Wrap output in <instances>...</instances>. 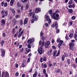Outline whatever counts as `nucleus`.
I'll use <instances>...</instances> for the list:
<instances>
[{
	"instance_id": "8fccbe9b",
	"label": "nucleus",
	"mask_w": 77,
	"mask_h": 77,
	"mask_svg": "<svg viewBox=\"0 0 77 77\" xmlns=\"http://www.w3.org/2000/svg\"><path fill=\"white\" fill-rule=\"evenodd\" d=\"M21 11L20 9H18L17 10V13H20Z\"/></svg>"
},
{
	"instance_id": "f257e3e1",
	"label": "nucleus",
	"mask_w": 77,
	"mask_h": 77,
	"mask_svg": "<svg viewBox=\"0 0 77 77\" xmlns=\"http://www.w3.org/2000/svg\"><path fill=\"white\" fill-rule=\"evenodd\" d=\"M51 17L53 18V19H54V20H58V17H59V15L58 14H57L56 15V16L57 17H55V13H53L52 14H51Z\"/></svg>"
},
{
	"instance_id": "ea45409f",
	"label": "nucleus",
	"mask_w": 77,
	"mask_h": 77,
	"mask_svg": "<svg viewBox=\"0 0 77 77\" xmlns=\"http://www.w3.org/2000/svg\"><path fill=\"white\" fill-rule=\"evenodd\" d=\"M5 17H7V16H8V12H7V11H6L5 12Z\"/></svg>"
},
{
	"instance_id": "69168bd1",
	"label": "nucleus",
	"mask_w": 77,
	"mask_h": 77,
	"mask_svg": "<svg viewBox=\"0 0 77 77\" xmlns=\"http://www.w3.org/2000/svg\"><path fill=\"white\" fill-rule=\"evenodd\" d=\"M18 74H19L18 72H17L15 74V75L16 76H18Z\"/></svg>"
},
{
	"instance_id": "58836bf2",
	"label": "nucleus",
	"mask_w": 77,
	"mask_h": 77,
	"mask_svg": "<svg viewBox=\"0 0 77 77\" xmlns=\"http://www.w3.org/2000/svg\"><path fill=\"white\" fill-rule=\"evenodd\" d=\"M23 51H24V48H22L20 50V51H19V53H20L21 52L22 53Z\"/></svg>"
},
{
	"instance_id": "2f4dec72",
	"label": "nucleus",
	"mask_w": 77,
	"mask_h": 77,
	"mask_svg": "<svg viewBox=\"0 0 77 77\" xmlns=\"http://www.w3.org/2000/svg\"><path fill=\"white\" fill-rule=\"evenodd\" d=\"M43 60L44 62L46 61L47 60V59H46V57H44L43 58Z\"/></svg>"
},
{
	"instance_id": "b1692460",
	"label": "nucleus",
	"mask_w": 77,
	"mask_h": 77,
	"mask_svg": "<svg viewBox=\"0 0 77 77\" xmlns=\"http://www.w3.org/2000/svg\"><path fill=\"white\" fill-rule=\"evenodd\" d=\"M35 73L33 75V77H36L37 76V72H35Z\"/></svg>"
},
{
	"instance_id": "f704fd0d",
	"label": "nucleus",
	"mask_w": 77,
	"mask_h": 77,
	"mask_svg": "<svg viewBox=\"0 0 77 77\" xmlns=\"http://www.w3.org/2000/svg\"><path fill=\"white\" fill-rule=\"evenodd\" d=\"M33 14V12H30L29 13V17H31V15H32V14Z\"/></svg>"
},
{
	"instance_id": "dca6fc26",
	"label": "nucleus",
	"mask_w": 77,
	"mask_h": 77,
	"mask_svg": "<svg viewBox=\"0 0 77 77\" xmlns=\"http://www.w3.org/2000/svg\"><path fill=\"white\" fill-rule=\"evenodd\" d=\"M14 2L15 1L14 0H11L10 1V6H13V5H14Z\"/></svg>"
},
{
	"instance_id": "13d9d810",
	"label": "nucleus",
	"mask_w": 77,
	"mask_h": 77,
	"mask_svg": "<svg viewBox=\"0 0 77 77\" xmlns=\"http://www.w3.org/2000/svg\"><path fill=\"white\" fill-rule=\"evenodd\" d=\"M42 39L43 40H44L45 39V36H42Z\"/></svg>"
},
{
	"instance_id": "774afa93",
	"label": "nucleus",
	"mask_w": 77,
	"mask_h": 77,
	"mask_svg": "<svg viewBox=\"0 0 77 77\" xmlns=\"http://www.w3.org/2000/svg\"><path fill=\"white\" fill-rule=\"evenodd\" d=\"M45 77H48V74H47V73H45Z\"/></svg>"
},
{
	"instance_id": "09e8293b",
	"label": "nucleus",
	"mask_w": 77,
	"mask_h": 77,
	"mask_svg": "<svg viewBox=\"0 0 77 77\" xmlns=\"http://www.w3.org/2000/svg\"><path fill=\"white\" fill-rule=\"evenodd\" d=\"M43 73L44 74H45L46 73V70L45 69H44L43 70Z\"/></svg>"
},
{
	"instance_id": "a19ab883",
	"label": "nucleus",
	"mask_w": 77,
	"mask_h": 77,
	"mask_svg": "<svg viewBox=\"0 0 77 77\" xmlns=\"http://www.w3.org/2000/svg\"><path fill=\"white\" fill-rule=\"evenodd\" d=\"M60 54V50H59L58 52V54L56 55V56H58L59 54Z\"/></svg>"
},
{
	"instance_id": "bf43d9fd",
	"label": "nucleus",
	"mask_w": 77,
	"mask_h": 77,
	"mask_svg": "<svg viewBox=\"0 0 77 77\" xmlns=\"http://www.w3.org/2000/svg\"><path fill=\"white\" fill-rule=\"evenodd\" d=\"M43 34H44L43 33V32H41L40 33L41 36H42V35H43Z\"/></svg>"
},
{
	"instance_id": "e2e57ef3",
	"label": "nucleus",
	"mask_w": 77,
	"mask_h": 77,
	"mask_svg": "<svg viewBox=\"0 0 77 77\" xmlns=\"http://www.w3.org/2000/svg\"><path fill=\"white\" fill-rule=\"evenodd\" d=\"M69 8H72V5H69L68 6Z\"/></svg>"
},
{
	"instance_id": "5701e85b",
	"label": "nucleus",
	"mask_w": 77,
	"mask_h": 77,
	"mask_svg": "<svg viewBox=\"0 0 77 77\" xmlns=\"http://www.w3.org/2000/svg\"><path fill=\"white\" fill-rule=\"evenodd\" d=\"M65 57L64 55H62V61H64V60H65Z\"/></svg>"
},
{
	"instance_id": "393cba45",
	"label": "nucleus",
	"mask_w": 77,
	"mask_h": 77,
	"mask_svg": "<svg viewBox=\"0 0 77 77\" xmlns=\"http://www.w3.org/2000/svg\"><path fill=\"white\" fill-rule=\"evenodd\" d=\"M70 14H72V13L73 12V10L72 9H69L68 10Z\"/></svg>"
},
{
	"instance_id": "864d4df0",
	"label": "nucleus",
	"mask_w": 77,
	"mask_h": 77,
	"mask_svg": "<svg viewBox=\"0 0 77 77\" xmlns=\"http://www.w3.org/2000/svg\"><path fill=\"white\" fill-rule=\"evenodd\" d=\"M30 57H29L28 59L27 62H30Z\"/></svg>"
},
{
	"instance_id": "c85d7f7f",
	"label": "nucleus",
	"mask_w": 77,
	"mask_h": 77,
	"mask_svg": "<svg viewBox=\"0 0 77 77\" xmlns=\"http://www.w3.org/2000/svg\"><path fill=\"white\" fill-rule=\"evenodd\" d=\"M30 44H31L29 43L28 45V48H31V45Z\"/></svg>"
},
{
	"instance_id": "c9c22d12",
	"label": "nucleus",
	"mask_w": 77,
	"mask_h": 77,
	"mask_svg": "<svg viewBox=\"0 0 77 77\" xmlns=\"http://www.w3.org/2000/svg\"><path fill=\"white\" fill-rule=\"evenodd\" d=\"M20 24L21 26H22L23 25V20H20Z\"/></svg>"
},
{
	"instance_id": "3c124183",
	"label": "nucleus",
	"mask_w": 77,
	"mask_h": 77,
	"mask_svg": "<svg viewBox=\"0 0 77 77\" xmlns=\"http://www.w3.org/2000/svg\"><path fill=\"white\" fill-rule=\"evenodd\" d=\"M72 20H75V17L74 16H73L72 17Z\"/></svg>"
},
{
	"instance_id": "bb28decb",
	"label": "nucleus",
	"mask_w": 77,
	"mask_h": 77,
	"mask_svg": "<svg viewBox=\"0 0 77 77\" xmlns=\"http://www.w3.org/2000/svg\"><path fill=\"white\" fill-rule=\"evenodd\" d=\"M21 1L23 3H25L27 2V0H21Z\"/></svg>"
},
{
	"instance_id": "39448f33",
	"label": "nucleus",
	"mask_w": 77,
	"mask_h": 77,
	"mask_svg": "<svg viewBox=\"0 0 77 77\" xmlns=\"http://www.w3.org/2000/svg\"><path fill=\"white\" fill-rule=\"evenodd\" d=\"M60 43L58 45L59 48L62 45H64L65 44L63 43V40H60Z\"/></svg>"
},
{
	"instance_id": "9d476101",
	"label": "nucleus",
	"mask_w": 77,
	"mask_h": 77,
	"mask_svg": "<svg viewBox=\"0 0 77 77\" xmlns=\"http://www.w3.org/2000/svg\"><path fill=\"white\" fill-rule=\"evenodd\" d=\"M41 9L38 8H36L35 10V12L36 14H38V13L39 12H41Z\"/></svg>"
},
{
	"instance_id": "c03bdc74",
	"label": "nucleus",
	"mask_w": 77,
	"mask_h": 77,
	"mask_svg": "<svg viewBox=\"0 0 77 77\" xmlns=\"http://www.w3.org/2000/svg\"><path fill=\"white\" fill-rule=\"evenodd\" d=\"M70 60H69V59H68L67 60V63H70Z\"/></svg>"
},
{
	"instance_id": "7c9ffc66",
	"label": "nucleus",
	"mask_w": 77,
	"mask_h": 77,
	"mask_svg": "<svg viewBox=\"0 0 77 77\" xmlns=\"http://www.w3.org/2000/svg\"><path fill=\"white\" fill-rule=\"evenodd\" d=\"M73 36V33H71L69 35V37L70 38H72Z\"/></svg>"
},
{
	"instance_id": "a878e982",
	"label": "nucleus",
	"mask_w": 77,
	"mask_h": 77,
	"mask_svg": "<svg viewBox=\"0 0 77 77\" xmlns=\"http://www.w3.org/2000/svg\"><path fill=\"white\" fill-rule=\"evenodd\" d=\"M23 66H22V67L24 68V67H25V65H24V63H25V60H23Z\"/></svg>"
},
{
	"instance_id": "f8f14e48",
	"label": "nucleus",
	"mask_w": 77,
	"mask_h": 77,
	"mask_svg": "<svg viewBox=\"0 0 77 77\" xmlns=\"http://www.w3.org/2000/svg\"><path fill=\"white\" fill-rule=\"evenodd\" d=\"M27 53H25V54H27L28 53H29L30 52V49H29L27 48H26L25 49Z\"/></svg>"
},
{
	"instance_id": "338daca9",
	"label": "nucleus",
	"mask_w": 77,
	"mask_h": 77,
	"mask_svg": "<svg viewBox=\"0 0 77 77\" xmlns=\"http://www.w3.org/2000/svg\"><path fill=\"white\" fill-rule=\"evenodd\" d=\"M15 67H16V68H18V64H16V65H15Z\"/></svg>"
},
{
	"instance_id": "423d86ee",
	"label": "nucleus",
	"mask_w": 77,
	"mask_h": 77,
	"mask_svg": "<svg viewBox=\"0 0 77 77\" xmlns=\"http://www.w3.org/2000/svg\"><path fill=\"white\" fill-rule=\"evenodd\" d=\"M50 42L49 41H48L46 42L45 43V48H48V46L50 45Z\"/></svg>"
},
{
	"instance_id": "9b49d317",
	"label": "nucleus",
	"mask_w": 77,
	"mask_h": 77,
	"mask_svg": "<svg viewBox=\"0 0 77 77\" xmlns=\"http://www.w3.org/2000/svg\"><path fill=\"white\" fill-rule=\"evenodd\" d=\"M1 52H2V56H3L5 54V50L4 49H1Z\"/></svg>"
},
{
	"instance_id": "6e6d98bb",
	"label": "nucleus",
	"mask_w": 77,
	"mask_h": 77,
	"mask_svg": "<svg viewBox=\"0 0 77 77\" xmlns=\"http://www.w3.org/2000/svg\"><path fill=\"white\" fill-rule=\"evenodd\" d=\"M52 48L54 50H56V46H52Z\"/></svg>"
},
{
	"instance_id": "6e6552de",
	"label": "nucleus",
	"mask_w": 77,
	"mask_h": 77,
	"mask_svg": "<svg viewBox=\"0 0 77 77\" xmlns=\"http://www.w3.org/2000/svg\"><path fill=\"white\" fill-rule=\"evenodd\" d=\"M43 47H44V44H42L41 46L39 48H38V51H39L41 50H44V49H43V48H42Z\"/></svg>"
},
{
	"instance_id": "f3484780",
	"label": "nucleus",
	"mask_w": 77,
	"mask_h": 77,
	"mask_svg": "<svg viewBox=\"0 0 77 77\" xmlns=\"http://www.w3.org/2000/svg\"><path fill=\"white\" fill-rule=\"evenodd\" d=\"M23 31H22L18 35V38H20V37L21 36L23 35Z\"/></svg>"
},
{
	"instance_id": "49530a36",
	"label": "nucleus",
	"mask_w": 77,
	"mask_h": 77,
	"mask_svg": "<svg viewBox=\"0 0 77 77\" xmlns=\"http://www.w3.org/2000/svg\"><path fill=\"white\" fill-rule=\"evenodd\" d=\"M17 5L18 8H19V7H20V2H18L17 4Z\"/></svg>"
},
{
	"instance_id": "473e14b6",
	"label": "nucleus",
	"mask_w": 77,
	"mask_h": 77,
	"mask_svg": "<svg viewBox=\"0 0 77 77\" xmlns=\"http://www.w3.org/2000/svg\"><path fill=\"white\" fill-rule=\"evenodd\" d=\"M5 10H2L1 11V14H3L4 13H5Z\"/></svg>"
},
{
	"instance_id": "ddd939ff",
	"label": "nucleus",
	"mask_w": 77,
	"mask_h": 77,
	"mask_svg": "<svg viewBox=\"0 0 77 77\" xmlns=\"http://www.w3.org/2000/svg\"><path fill=\"white\" fill-rule=\"evenodd\" d=\"M5 22H6V21H5V20L2 19L1 21V22L2 23V24H1L2 25H3H3H5Z\"/></svg>"
},
{
	"instance_id": "37998d69",
	"label": "nucleus",
	"mask_w": 77,
	"mask_h": 77,
	"mask_svg": "<svg viewBox=\"0 0 77 77\" xmlns=\"http://www.w3.org/2000/svg\"><path fill=\"white\" fill-rule=\"evenodd\" d=\"M7 6H8V3L7 2H5L4 4V7H7Z\"/></svg>"
},
{
	"instance_id": "5fc2aeb1",
	"label": "nucleus",
	"mask_w": 77,
	"mask_h": 77,
	"mask_svg": "<svg viewBox=\"0 0 77 77\" xmlns=\"http://www.w3.org/2000/svg\"><path fill=\"white\" fill-rule=\"evenodd\" d=\"M31 21L32 23H34V20L33 19H32L31 20Z\"/></svg>"
},
{
	"instance_id": "72a5a7b5",
	"label": "nucleus",
	"mask_w": 77,
	"mask_h": 77,
	"mask_svg": "<svg viewBox=\"0 0 77 77\" xmlns=\"http://www.w3.org/2000/svg\"><path fill=\"white\" fill-rule=\"evenodd\" d=\"M49 12L50 14H51H51H52L53 13H52V10H50L49 11Z\"/></svg>"
},
{
	"instance_id": "0eeeda50",
	"label": "nucleus",
	"mask_w": 77,
	"mask_h": 77,
	"mask_svg": "<svg viewBox=\"0 0 77 77\" xmlns=\"http://www.w3.org/2000/svg\"><path fill=\"white\" fill-rule=\"evenodd\" d=\"M69 49L72 51H73L74 50V47H73V45L72 43H70L69 44Z\"/></svg>"
},
{
	"instance_id": "4d7b16f0",
	"label": "nucleus",
	"mask_w": 77,
	"mask_h": 77,
	"mask_svg": "<svg viewBox=\"0 0 77 77\" xmlns=\"http://www.w3.org/2000/svg\"><path fill=\"white\" fill-rule=\"evenodd\" d=\"M9 24H10L9 23H7L6 24V26H7V27H9Z\"/></svg>"
},
{
	"instance_id": "4c0bfd02",
	"label": "nucleus",
	"mask_w": 77,
	"mask_h": 77,
	"mask_svg": "<svg viewBox=\"0 0 77 77\" xmlns=\"http://www.w3.org/2000/svg\"><path fill=\"white\" fill-rule=\"evenodd\" d=\"M13 21L14 23V24H15V23L16 22V19L15 18L13 19Z\"/></svg>"
},
{
	"instance_id": "aec40b11",
	"label": "nucleus",
	"mask_w": 77,
	"mask_h": 77,
	"mask_svg": "<svg viewBox=\"0 0 77 77\" xmlns=\"http://www.w3.org/2000/svg\"><path fill=\"white\" fill-rule=\"evenodd\" d=\"M32 39L29 38L27 41V43H29V44H32Z\"/></svg>"
},
{
	"instance_id": "2eb2a0df",
	"label": "nucleus",
	"mask_w": 77,
	"mask_h": 77,
	"mask_svg": "<svg viewBox=\"0 0 77 77\" xmlns=\"http://www.w3.org/2000/svg\"><path fill=\"white\" fill-rule=\"evenodd\" d=\"M52 52V50L51 49L50 51H48L47 54L49 55V56H50V55H51V54H52V53H51Z\"/></svg>"
},
{
	"instance_id": "412c9836",
	"label": "nucleus",
	"mask_w": 77,
	"mask_h": 77,
	"mask_svg": "<svg viewBox=\"0 0 77 77\" xmlns=\"http://www.w3.org/2000/svg\"><path fill=\"white\" fill-rule=\"evenodd\" d=\"M4 42H5V41L3 40H2L1 42H0V44L2 47L3 46V44H4Z\"/></svg>"
},
{
	"instance_id": "4468645a",
	"label": "nucleus",
	"mask_w": 77,
	"mask_h": 77,
	"mask_svg": "<svg viewBox=\"0 0 77 77\" xmlns=\"http://www.w3.org/2000/svg\"><path fill=\"white\" fill-rule=\"evenodd\" d=\"M10 10L11 11V12L13 14H15V9L14 8H10Z\"/></svg>"
},
{
	"instance_id": "79ce46f5",
	"label": "nucleus",
	"mask_w": 77,
	"mask_h": 77,
	"mask_svg": "<svg viewBox=\"0 0 77 77\" xmlns=\"http://www.w3.org/2000/svg\"><path fill=\"white\" fill-rule=\"evenodd\" d=\"M43 61H44V60H43V58H42V57L40 59V62L42 63Z\"/></svg>"
},
{
	"instance_id": "0e129e2a",
	"label": "nucleus",
	"mask_w": 77,
	"mask_h": 77,
	"mask_svg": "<svg viewBox=\"0 0 77 77\" xmlns=\"http://www.w3.org/2000/svg\"><path fill=\"white\" fill-rule=\"evenodd\" d=\"M44 68H47V64H45L44 65Z\"/></svg>"
},
{
	"instance_id": "cd10ccee",
	"label": "nucleus",
	"mask_w": 77,
	"mask_h": 77,
	"mask_svg": "<svg viewBox=\"0 0 77 77\" xmlns=\"http://www.w3.org/2000/svg\"><path fill=\"white\" fill-rule=\"evenodd\" d=\"M49 66L51 67V66H53V64H51V62L50 61H49V62L48 63Z\"/></svg>"
},
{
	"instance_id": "052dcab7",
	"label": "nucleus",
	"mask_w": 77,
	"mask_h": 77,
	"mask_svg": "<svg viewBox=\"0 0 77 77\" xmlns=\"http://www.w3.org/2000/svg\"><path fill=\"white\" fill-rule=\"evenodd\" d=\"M4 2H2L1 3V5H2V6H3L4 5Z\"/></svg>"
},
{
	"instance_id": "6ab92c4d",
	"label": "nucleus",
	"mask_w": 77,
	"mask_h": 77,
	"mask_svg": "<svg viewBox=\"0 0 77 77\" xmlns=\"http://www.w3.org/2000/svg\"><path fill=\"white\" fill-rule=\"evenodd\" d=\"M27 21H28V19L27 18H25L24 20V24H26L27 23Z\"/></svg>"
},
{
	"instance_id": "f03ea898",
	"label": "nucleus",
	"mask_w": 77,
	"mask_h": 77,
	"mask_svg": "<svg viewBox=\"0 0 77 77\" xmlns=\"http://www.w3.org/2000/svg\"><path fill=\"white\" fill-rule=\"evenodd\" d=\"M45 18L47 21H48V23L49 24H50L51 23V19H50V17H49L48 16H45Z\"/></svg>"
},
{
	"instance_id": "4be33fe9",
	"label": "nucleus",
	"mask_w": 77,
	"mask_h": 77,
	"mask_svg": "<svg viewBox=\"0 0 77 77\" xmlns=\"http://www.w3.org/2000/svg\"><path fill=\"white\" fill-rule=\"evenodd\" d=\"M74 38L75 40H77V32H76L74 35Z\"/></svg>"
},
{
	"instance_id": "a18cd8bd",
	"label": "nucleus",
	"mask_w": 77,
	"mask_h": 77,
	"mask_svg": "<svg viewBox=\"0 0 77 77\" xmlns=\"http://www.w3.org/2000/svg\"><path fill=\"white\" fill-rule=\"evenodd\" d=\"M60 72V70L59 69H58L57 71V72L58 73H59Z\"/></svg>"
},
{
	"instance_id": "7ed1b4c3",
	"label": "nucleus",
	"mask_w": 77,
	"mask_h": 77,
	"mask_svg": "<svg viewBox=\"0 0 77 77\" xmlns=\"http://www.w3.org/2000/svg\"><path fill=\"white\" fill-rule=\"evenodd\" d=\"M2 77H9V73L8 72L5 73L2 72Z\"/></svg>"
},
{
	"instance_id": "a211bd4d",
	"label": "nucleus",
	"mask_w": 77,
	"mask_h": 77,
	"mask_svg": "<svg viewBox=\"0 0 77 77\" xmlns=\"http://www.w3.org/2000/svg\"><path fill=\"white\" fill-rule=\"evenodd\" d=\"M38 51L39 53V54H42V53H44V50H42L41 51Z\"/></svg>"
},
{
	"instance_id": "e433bc0d",
	"label": "nucleus",
	"mask_w": 77,
	"mask_h": 77,
	"mask_svg": "<svg viewBox=\"0 0 77 77\" xmlns=\"http://www.w3.org/2000/svg\"><path fill=\"white\" fill-rule=\"evenodd\" d=\"M60 39L58 38L57 39V43H59V42H60Z\"/></svg>"
},
{
	"instance_id": "20e7f679",
	"label": "nucleus",
	"mask_w": 77,
	"mask_h": 77,
	"mask_svg": "<svg viewBox=\"0 0 77 77\" xmlns=\"http://www.w3.org/2000/svg\"><path fill=\"white\" fill-rule=\"evenodd\" d=\"M35 14H33L32 15V18L34 19L35 21H36L38 19V16H35Z\"/></svg>"
},
{
	"instance_id": "680f3d73",
	"label": "nucleus",
	"mask_w": 77,
	"mask_h": 77,
	"mask_svg": "<svg viewBox=\"0 0 77 77\" xmlns=\"http://www.w3.org/2000/svg\"><path fill=\"white\" fill-rule=\"evenodd\" d=\"M20 17V15H16L15 17L16 18H18V17Z\"/></svg>"
},
{
	"instance_id": "603ef678",
	"label": "nucleus",
	"mask_w": 77,
	"mask_h": 77,
	"mask_svg": "<svg viewBox=\"0 0 77 77\" xmlns=\"http://www.w3.org/2000/svg\"><path fill=\"white\" fill-rule=\"evenodd\" d=\"M45 27H48V23H46L45 24Z\"/></svg>"
},
{
	"instance_id": "de8ad7c7",
	"label": "nucleus",
	"mask_w": 77,
	"mask_h": 77,
	"mask_svg": "<svg viewBox=\"0 0 77 77\" xmlns=\"http://www.w3.org/2000/svg\"><path fill=\"white\" fill-rule=\"evenodd\" d=\"M75 42V41L74 40H72L71 41V43L70 44H72L73 45V43Z\"/></svg>"
},
{
	"instance_id": "1a4fd4ad",
	"label": "nucleus",
	"mask_w": 77,
	"mask_h": 77,
	"mask_svg": "<svg viewBox=\"0 0 77 77\" xmlns=\"http://www.w3.org/2000/svg\"><path fill=\"white\" fill-rule=\"evenodd\" d=\"M55 26V29H57V27H58V26H57V23H56L55 24H53L51 25V27H54Z\"/></svg>"
},
{
	"instance_id": "c756f323",
	"label": "nucleus",
	"mask_w": 77,
	"mask_h": 77,
	"mask_svg": "<svg viewBox=\"0 0 77 77\" xmlns=\"http://www.w3.org/2000/svg\"><path fill=\"white\" fill-rule=\"evenodd\" d=\"M72 0H70L68 4L69 5H71V4H72Z\"/></svg>"
}]
</instances>
